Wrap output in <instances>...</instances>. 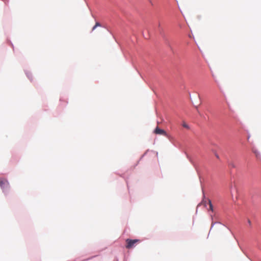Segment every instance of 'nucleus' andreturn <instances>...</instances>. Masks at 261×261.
Wrapping results in <instances>:
<instances>
[{
  "instance_id": "20e7f679",
  "label": "nucleus",
  "mask_w": 261,
  "mask_h": 261,
  "mask_svg": "<svg viewBox=\"0 0 261 261\" xmlns=\"http://www.w3.org/2000/svg\"><path fill=\"white\" fill-rule=\"evenodd\" d=\"M208 204H209V210L213 211V206L212 205V203L211 202V201L210 200H208Z\"/></svg>"
},
{
  "instance_id": "6e6552de",
  "label": "nucleus",
  "mask_w": 261,
  "mask_h": 261,
  "mask_svg": "<svg viewBox=\"0 0 261 261\" xmlns=\"http://www.w3.org/2000/svg\"><path fill=\"white\" fill-rule=\"evenodd\" d=\"M216 222H212V225H211V229H210V230H212V229L213 228V226H214V224H216Z\"/></svg>"
},
{
  "instance_id": "9d476101",
  "label": "nucleus",
  "mask_w": 261,
  "mask_h": 261,
  "mask_svg": "<svg viewBox=\"0 0 261 261\" xmlns=\"http://www.w3.org/2000/svg\"><path fill=\"white\" fill-rule=\"evenodd\" d=\"M230 165L232 167H233V168H234V167H235L233 163H231V164H230Z\"/></svg>"
},
{
  "instance_id": "1a4fd4ad",
  "label": "nucleus",
  "mask_w": 261,
  "mask_h": 261,
  "mask_svg": "<svg viewBox=\"0 0 261 261\" xmlns=\"http://www.w3.org/2000/svg\"><path fill=\"white\" fill-rule=\"evenodd\" d=\"M248 224H249L250 226H251V222L249 219H248L247 220Z\"/></svg>"
},
{
  "instance_id": "f03ea898",
  "label": "nucleus",
  "mask_w": 261,
  "mask_h": 261,
  "mask_svg": "<svg viewBox=\"0 0 261 261\" xmlns=\"http://www.w3.org/2000/svg\"><path fill=\"white\" fill-rule=\"evenodd\" d=\"M153 132L155 134L161 135L166 137H168V134L164 130L160 128L158 126L155 128Z\"/></svg>"
},
{
  "instance_id": "0eeeda50",
  "label": "nucleus",
  "mask_w": 261,
  "mask_h": 261,
  "mask_svg": "<svg viewBox=\"0 0 261 261\" xmlns=\"http://www.w3.org/2000/svg\"><path fill=\"white\" fill-rule=\"evenodd\" d=\"M148 2L149 3V4L151 5V6H153V3L152 1V0H147Z\"/></svg>"
},
{
  "instance_id": "423d86ee",
  "label": "nucleus",
  "mask_w": 261,
  "mask_h": 261,
  "mask_svg": "<svg viewBox=\"0 0 261 261\" xmlns=\"http://www.w3.org/2000/svg\"><path fill=\"white\" fill-rule=\"evenodd\" d=\"M182 126H183L184 127H185V128H187V129H189V128H190V127H189V125H188L186 122H184L182 123Z\"/></svg>"
},
{
  "instance_id": "f8f14e48",
  "label": "nucleus",
  "mask_w": 261,
  "mask_h": 261,
  "mask_svg": "<svg viewBox=\"0 0 261 261\" xmlns=\"http://www.w3.org/2000/svg\"><path fill=\"white\" fill-rule=\"evenodd\" d=\"M159 27H160V23H159Z\"/></svg>"
},
{
  "instance_id": "39448f33",
  "label": "nucleus",
  "mask_w": 261,
  "mask_h": 261,
  "mask_svg": "<svg viewBox=\"0 0 261 261\" xmlns=\"http://www.w3.org/2000/svg\"><path fill=\"white\" fill-rule=\"evenodd\" d=\"M101 26V24H100V23L97 22L96 23H95V25L93 27L92 29V31H93L96 27H100Z\"/></svg>"
},
{
  "instance_id": "7ed1b4c3",
  "label": "nucleus",
  "mask_w": 261,
  "mask_h": 261,
  "mask_svg": "<svg viewBox=\"0 0 261 261\" xmlns=\"http://www.w3.org/2000/svg\"><path fill=\"white\" fill-rule=\"evenodd\" d=\"M8 186V181L6 179L0 178V187L4 190L7 189Z\"/></svg>"
},
{
  "instance_id": "f257e3e1",
  "label": "nucleus",
  "mask_w": 261,
  "mask_h": 261,
  "mask_svg": "<svg viewBox=\"0 0 261 261\" xmlns=\"http://www.w3.org/2000/svg\"><path fill=\"white\" fill-rule=\"evenodd\" d=\"M141 242L140 240L139 239H135L132 240L127 239L126 240V248L127 249H130L134 247L137 243H140Z\"/></svg>"
},
{
  "instance_id": "9b49d317",
  "label": "nucleus",
  "mask_w": 261,
  "mask_h": 261,
  "mask_svg": "<svg viewBox=\"0 0 261 261\" xmlns=\"http://www.w3.org/2000/svg\"><path fill=\"white\" fill-rule=\"evenodd\" d=\"M216 156L217 158H218V159L219 158L218 155H216Z\"/></svg>"
}]
</instances>
